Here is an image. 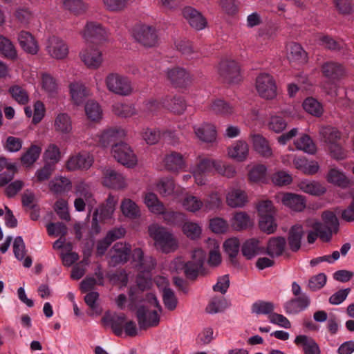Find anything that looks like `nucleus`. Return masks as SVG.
Returning a JSON list of instances; mask_svg holds the SVG:
<instances>
[{
  "mask_svg": "<svg viewBox=\"0 0 354 354\" xmlns=\"http://www.w3.org/2000/svg\"><path fill=\"white\" fill-rule=\"evenodd\" d=\"M340 213V207H336L334 210H325L322 212L320 221L314 222L311 227L315 231L321 233L320 239L324 242L330 241L333 234H337L339 230V221L336 214Z\"/></svg>",
  "mask_w": 354,
  "mask_h": 354,
  "instance_id": "1",
  "label": "nucleus"
},
{
  "mask_svg": "<svg viewBox=\"0 0 354 354\" xmlns=\"http://www.w3.org/2000/svg\"><path fill=\"white\" fill-rule=\"evenodd\" d=\"M148 232L156 245L163 252L169 253L176 248L177 243L175 239L165 227L153 224L149 226Z\"/></svg>",
  "mask_w": 354,
  "mask_h": 354,
  "instance_id": "2",
  "label": "nucleus"
},
{
  "mask_svg": "<svg viewBox=\"0 0 354 354\" xmlns=\"http://www.w3.org/2000/svg\"><path fill=\"white\" fill-rule=\"evenodd\" d=\"M205 260V253L201 249H196L192 252L191 260L180 263L178 269L183 271L186 278L195 281L203 268Z\"/></svg>",
  "mask_w": 354,
  "mask_h": 354,
  "instance_id": "3",
  "label": "nucleus"
},
{
  "mask_svg": "<svg viewBox=\"0 0 354 354\" xmlns=\"http://www.w3.org/2000/svg\"><path fill=\"white\" fill-rule=\"evenodd\" d=\"M107 89L121 96H128L132 93L133 87L130 80L117 73H109L105 79Z\"/></svg>",
  "mask_w": 354,
  "mask_h": 354,
  "instance_id": "4",
  "label": "nucleus"
},
{
  "mask_svg": "<svg viewBox=\"0 0 354 354\" xmlns=\"http://www.w3.org/2000/svg\"><path fill=\"white\" fill-rule=\"evenodd\" d=\"M218 73L224 83L237 84L242 80L240 66L234 60L221 61L218 65Z\"/></svg>",
  "mask_w": 354,
  "mask_h": 354,
  "instance_id": "5",
  "label": "nucleus"
},
{
  "mask_svg": "<svg viewBox=\"0 0 354 354\" xmlns=\"http://www.w3.org/2000/svg\"><path fill=\"white\" fill-rule=\"evenodd\" d=\"M134 39L146 48L153 47L158 42V35L156 29L145 24H136L132 29Z\"/></svg>",
  "mask_w": 354,
  "mask_h": 354,
  "instance_id": "6",
  "label": "nucleus"
},
{
  "mask_svg": "<svg viewBox=\"0 0 354 354\" xmlns=\"http://www.w3.org/2000/svg\"><path fill=\"white\" fill-rule=\"evenodd\" d=\"M114 158L120 164L128 167H133L137 163V158L131 147L123 142L114 145L111 149Z\"/></svg>",
  "mask_w": 354,
  "mask_h": 354,
  "instance_id": "7",
  "label": "nucleus"
},
{
  "mask_svg": "<svg viewBox=\"0 0 354 354\" xmlns=\"http://www.w3.org/2000/svg\"><path fill=\"white\" fill-rule=\"evenodd\" d=\"M256 88L259 95L266 99H272L277 95V86L273 77L268 73L260 74L256 80Z\"/></svg>",
  "mask_w": 354,
  "mask_h": 354,
  "instance_id": "8",
  "label": "nucleus"
},
{
  "mask_svg": "<svg viewBox=\"0 0 354 354\" xmlns=\"http://www.w3.org/2000/svg\"><path fill=\"white\" fill-rule=\"evenodd\" d=\"M136 315L140 330H146L149 327L157 326L159 324L160 316L157 311H149L145 305L138 306Z\"/></svg>",
  "mask_w": 354,
  "mask_h": 354,
  "instance_id": "9",
  "label": "nucleus"
},
{
  "mask_svg": "<svg viewBox=\"0 0 354 354\" xmlns=\"http://www.w3.org/2000/svg\"><path fill=\"white\" fill-rule=\"evenodd\" d=\"M84 37L88 44L97 45L106 39V32L100 24L88 22L85 26Z\"/></svg>",
  "mask_w": 354,
  "mask_h": 354,
  "instance_id": "10",
  "label": "nucleus"
},
{
  "mask_svg": "<svg viewBox=\"0 0 354 354\" xmlns=\"http://www.w3.org/2000/svg\"><path fill=\"white\" fill-rule=\"evenodd\" d=\"M167 77L171 84L176 88H185L192 83L189 73L182 67L168 68Z\"/></svg>",
  "mask_w": 354,
  "mask_h": 354,
  "instance_id": "11",
  "label": "nucleus"
},
{
  "mask_svg": "<svg viewBox=\"0 0 354 354\" xmlns=\"http://www.w3.org/2000/svg\"><path fill=\"white\" fill-rule=\"evenodd\" d=\"M113 254L111 255V263L113 266L127 263L129 259L131 252L130 244L122 242H117L111 248V251Z\"/></svg>",
  "mask_w": 354,
  "mask_h": 354,
  "instance_id": "12",
  "label": "nucleus"
},
{
  "mask_svg": "<svg viewBox=\"0 0 354 354\" xmlns=\"http://www.w3.org/2000/svg\"><path fill=\"white\" fill-rule=\"evenodd\" d=\"M182 14L190 26L197 30L204 29L207 25V20L201 12L193 7H185L182 10Z\"/></svg>",
  "mask_w": 354,
  "mask_h": 354,
  "instance_id": "13",
  "label": "nucleus"
},
{
  "mask_svg": "<svg viewBox=\"0 0 354 354\" xmlns=\"http://www.w3.org/2000/svg\"><path fill=\"white\" fill-rule=\"evenodd\" d=\"M102 184L105 187L115 189H122L125 186L123 176L111 167L104 169Z\"/></svg>",
  "mask_w": 354,
  "mask_h": 354,
  "instance_id": "14",
  "label": "nucleus"
},
{
  "mask_svg": "<svg viewBox=\"0 0 354 354\" xmlns=\"http://www.w3.org/2000/svg\"><path fill=\"white\" fill-rule=\"evenodd\" d=\"M323 75L332 84H335L344 74L343 66L335 62H326L321 68Z\"/></svg>",
  "mask_w": 354,
  "mask_h": 354,
  "instance_id": "15",
  "label": "nucleus"
},
{
  "mask_svg": "<svg viewBox=\"0 0 354 354\" xmlns=\"http://www.w3.org/2000/svg\"><path fill=\"white\" fill-rule=\"evenodd\" d=\"M80 55L82 61L88 68H97L102 62L101 51L90 44H88V47L82 50Z\"/></svg>",
  "mask_w": 354,
  "mask_h": 354,
  "instance_id": "16",
  "label": "nucleus"
},
{
  "mask_svg": "<svg viewBox=\"0 0 354 354\" xmlns=\"http://www.w3.org/2000/svg\"><path fill=\"white\" fill-rule=\"evenodd\" d=\"M125 136L124 131L121 128H112L104 130L100 136L99 142L103 147L119 144Z\"/></svg>",
  "mask_w": 354,
  "mask_h": 354,
  "instance_id": "17",
  "label": "nucleus"
},
{
  "mask_svg": "<svg viewBox=\"0 0 354 354\" xmlns=\"http://www.w3.org/2000/svg\"><path fill=\"white\" fill-rule=\"evenodd\" d=\"M286 239L283 236H274L268 239L266 247H263L264 254L271 258L281 256L286 249Z\"/></svg>",
  "mask_w": 354,
  "mask_h": 354,
  "instance_id": "18",
  "label": "nucleus"
},
{
  "mask_svg": "<svg viewBox=\"0 0 354 354\" xmlns=\"http://www.w3.org/2000/svg\"><path fill=\"white\" fill-rule=\"evenodd\" d=\"M304 234L303 226L296 224L290 227L287 236L289 249L292 252L299 251L301 246V240Z\"/></svg>",
  "mask_w": 354,
  "mask_h": 354,
  "instance_id": "19",
  "label": "nucleus"
},
{
  "mask_svg": "<svg viewBox=\"0 0 354 354\" xmlns=\"http://www.w3.org/2000/svg\"><path fill=\"white\" fill-rule=\"evenodd\" d=\"M152 286L151 278L149 273L145 274L140 272L136 277V286L131 287L129 290V295L131 300L137 301L138 297L136 296L138 291L141 292L151 288Z\"/></svg>",
  "mask_w": 354,
  "mask_h": 354,
  "instance_id": "20",
  "label": "nucleus"
},
{
  "mask_svg": "<svg viewBox=\"0 0 354 354\" xmlns=\"http://www.w3.org/2000/svg\"><path fill=\"white\" fill-rule=\"evenodd\" d=\"M241 253L247 260H251L257 255L264 254L263 246L260 245L258 239H249L243 243Z\"/></svg>",
  "mask_w": 354,
  "mask_h": 354,
  "instance_id": "21",
  "label": "nucleus"
},
{
  "mask_svg": "<svg viewBox=\"0 0 354 354\" xmlns=\"http://www.w3.org/2000/svg\"><path fill=\"white\" fill-rule=\"evenodd\" d=\"M310 303L309 297L306 295L292 298L284 304L287 314L296 315L305 310Z\"/></svg>",
  "mask_w": 354,
  "mask_h": 354,
  "instance_id": "22",
  "label": "nucleus"
},
{
  "mask_svg": "<svg viewBox=\"0 0 354 354\" xmlns=\"http://www.w3.org/2000/svg\"><path fill=\"white\" fill-rule=\"evenodd\" d=\"M297 346H301L304 354H321L319 344L311 337L305 335H297L294 341Z\"/></svg>",
  "mask_w": 354,
  "mask_h": 354,
  "instance_id": "23",
  "label": "nucleus"
},
{
  "mask_svg": "<svg viewBox=\"0 0 354 354\" xmlns=\"http://www.w3.org/2000/svg\"><path fill=\"white\" fill-rule=\"evenodd\" d=\"M225 252L228 255L230 263L235 268L240 266L237 259V255L239 252L240 242L237 238L227 239L223 243Z\"/></svg>",
  "mask_w": 354,
  "mask_h": 354,
  "instance_id": "24",
  "label": "nucleus"
},
{
  "mask_svg": "<svg viewBox=\"0 0 354 354\" xmlns=\"http://www.w3.org/2000/svg\"><path fill=\"white\" fill-rule=\"evenodd\" d=\"M18 41L21 48L26 53L35 55L38 52V45L32 34L22 30L18 35Z\"/></svg>",
  "mask_w": 354,
  "mask_h": 354,
  "instance_id": "25",
  "label": "nucleus"
},
{
  "mask_svg": "<svg viewBox=\"0 0 354 354\" xmlns=\"http://www.w3.org/2000/svg\"><path fill=\"white\" fill-rule=\"evenodd\" d=\"M92 165V160L88 156L78 153L71 156L66 162V169L68 171L77 169H88Z\"/></svg>",
  "mask_w": 354,
  "mask_h": 354,
  "instance_id": "26",
  "label": "nucleus"
},
{
  "mask_svg": "<svg viewBox=\"0 0 354 354\" xmlns=\"http://www.w3.org/2000/svg\"><path fill=\"white\" fill-rule=\"evenodd\" d=\"M47 46L50 55L55 59H61L68 55V47L66 44L57 37H53Z\"/></svg>",
  "mask_w": 354,
  "mask_h": 354,
  "instance_id": "27",
  "label": "nucleus"
},
{
  "mask_svg": "<svg viewBox=\"0 0 354 354\" xmlns=\"http://www.w3.org/2000/svg\"><path fill=\"white\" fill-rule=\"evenodd\" d=\"M165 166L167 170L178 171L185 167V162L183 156L176 151H171L167 154L164 159Z\"/></svg>",
  "mask_w": 354,
  "mask_h": 354,
  "instance_id": "28",
  "label": "nucleus"
},
{
  "mask_svg": "<svg viewBox=\"0 0 354 354\" xmlns=\"http://www.w3.org/2000/svg\"><path fill=\"white\" fill-rule=\"evenodd\" d=\"M162 103L163 106L176 114L183 113L187 107V103L181 96H167Z\"/></svg>",
  "mask_w": 354,
  "mask_h": 354,
  "instance_id": "29",
  "label": "nucleus"
},
{
  "mask_svg": "<svg viewBox=\"0 0 354 354\" xmlns=\"http://www.w3.org/2000/svg\"><path fill=\"white\" fill-rule=\"evenodd\" d=\"M282 203L290 209L301 212L306 207V201L302 196L293 193H284L281 198Z\"/></svg>",
  "mask_w": 354,
  "mask_h": 354,
  "instance_id": "30",
  "label": "nucleus"
},
{
  "mask_svg": "<svg viewBox=\"0 0 354 354\" xmlns=\"http://www.w3.org/2000/svg\"><path fill=\"white\" fill-rule=\"evenodd\" d=\"M326 180L328 183L342 189L349 187L351 185L350 180L346 176L343 171L336 169H330L327 175Z\"/></svg>",
  "mask_w": 354,
  "mask_h": 354,
  "instance_id": "31",
  "label": "nucleus"
},
{
  "mask_svg": "<svg viewBox=\"0 0 354 354\" xmlns=\"http://www.w3.org/2000/svg\"><path fill=\"white\" fill-rule=\"evenodd\" d=\"M194 133L200 140L205 142H213L216 138V130L212 124L205 123L200 127H195Z\"/></svg>",
  "mask_w": 354,
  "mask_h": 354,
  "instance_id": "32",
  "label": "nucleus"
},
{
  "mask_svg": "<svg viewBox=\"0 0 354 354\" xmlns=\"http://www.w3.org/2000/svg\"><path fill=\"white\" fill-rule=\"evenodd\" d=\"M295 167L306 175H314L319 171V166L317 161H308L304 157L296 158L293 160Z\"/></svg>",
  "mask_w": 354,
  "mask_h": 354,
  "instance_id": "33",
  "label": "nucleus"
},
{
  "mask_svg": "<svg viewBox=\"0 0 354 354\" xmlns=\"http://www.w3.org/2000/svg\"><path fill=\"white\" fill-rule=\"evenodd\" d=\"M288 58L291 62L305 64L308 61V55L299 44L292 42L289 46Z\"/></svg>",
  "mask_w": 354,
  "mask_h": 354,
  "instance_id": "34",
  "label": "nucleus"
},
{
  "mask_svg": "<svg viewBox=\"0 0 354 354\" xmlns=\"http://www.w3.org/2000/svg\"><path fill=\"white\" fill-rule=\"evenodd\" d=\"M252 142L254 150L261 156L269 158L272 155L268 141L261 135L257 134L252 136Z\"/></svg>",
  "mask_w": 354,
  "mask_h": 354,
  "instance_id": "35",
  "label": "nucleus"
},
{
  "mask_svg": "<svg viewBox=\"0 0 354 354\" xmlns=\"http://www.w3.org/2000/svg\"><path fill=\"white\" fill-rule=\"evenodd\" d=\"M126 320V316L124 313L115 317H103L102 322L104 324H109L113 333L117 336H121L122 334L123 325Z\"/></svg>",
  "mask_w": 354,
  "mask_h": 354,
  "instance_id": "36",
  "label": "nucleus"
},
{
  "mask_svg": "<svg viewBox=\"0 0 354 354\" xmlns=\"http://www.w3.org/2000/svg\"><path fill=\"white\" fill-rule=\"evenodd\" d=\"M248 145L245 141L238 140L229 151V155L234 159L242 162L248 155Z\"/></svg>",
  "mask_w": 354,
  "mask_h": 354,
  "instance_id": "37",
  "label": "nucleus"
},
{
  "mask_svg": "<svg viewBox=\"0 0 354 354\" xmlns=\"http://www.w3.org/2000/svg\"><path fill=\"white\" fill-rule=\"evenodd\" d=\"M0 53L4 57L11 60L17 57V53L12 42L3 35H0Z\"/></svg>",
  "mask_w": 354,
  "mask_h": 354,
  "instance_id": "38",
  "label": "nucleus"
},
{
  "mask_svg": "<svg viewBox=\"0 0 354 354\" xmlns=\"http://www.w3.org/2000/svg\"><path fill=\"white\" fill-rule=\"evenodd\" d=\"M226 201L232 207H243L246 203V196L240 189H233L227 194Z\"/></svg>",
  "mask_w": 354,
  "mask_h": 354,
  "instance_id": "39",
  "label": "nucleus"
},
{
  "mask_svg": "<svg viewBox=\"0 0 354 354\" xmlns=\"http://www.w3.org/2000/svg\"><path fill=\"white\" fill-rule=\"evenodd\" d=\"M295 145L297 149L302 150L310 154H314L317 150L316 145L311 138L307 134H303L295 140Z\"/></svg>",
  "mask_w": 354,
  "mask_h": 354,
  "instance_id": "40",
  "label": "nucleus"
},
{
  "mask_svg": "<svg viewBox=\"0 0 354 354\" xmlns=\"http://www.w3.org/2000/svg\"><path fill=\"white\" fill-rule=\"evenodd\" d=\"M145 203L151 212L156 214L162 213V211L165 209L163 203L160 201L156 194L152 192L147 193L145 195Z\"/></svg>",
  "mask_w": 354,
  "mask_h": 354,
  "instance_id": "41",
  "label": "nucleus"
},
{
  "mask_svg": "<svg viewBox=\"0 0 354 354\" xmlns=\"http://www.w3.org/2000/svg\"><path fill=\"white\" fill-rule=\"evenodd\" d=\"M63 6L75 15L84 14L88 9V5L82 0H63Z\"/></svg>",
  "mask_w": 354,
  "mask_h": 354,
  "instance_id": "42",
  "label": "nucleus"
},
{
  "mask_svg": "<svg viewBox=\"0 0 354 354\" xmlns=\"http://www.w3.org/2000/svg\"><path fill=\"white\" fill-rule=\"evenodd\" d=\"M49 188L55 194H62L71 188V182L66 177H59L49 183Z\"/></svg>",
  "mask_w": 354,
  "mask_h": 354,
  "instance_id": "43",
  "label": "nucleus"
},
{
  "mask_svg": "<svg viewBox=\"0 0 354 354\" xmlns=\"http://www.w3.org/2000/svg\"><path fill=\"white\" fill-rule=\"evenodd\" d=\"M300 188L305 193L317 196L323 195L326 192V189L316 181H302L300 184Z\"/></svg>",
  "mask_w": 354,
  "mask_h": 354,
  "instance_id": "44",
  "label": "nucleus"
},
{
  "mask_svg": "<svg viewBox=\"0 0 354 354\" xmlns=\"http://www.w3.org/2000/svg\"><path fill=\"white\" fill-rule=\"evenodd\" d=\"M302 106L307 113L315 117H320L323 114L324 109L322 104L313 97H307Z\"/></svg>",
  "mask_w": 354,
  "mask_h": 354,
  "instance_id": "45",
  "label": "nucleus"
},
{
  "mask_svg": "<svg viewBox=\"0 0 354 354\" xmlns=\"http://www.w3.org/2000/svg\"><path fill=\"white\" fill-rule=\"evenodd\" d=\"M159 214L163 216L164 220L169 225H180L187 219L185 214L179 212L167 211L165 207L162 213H159Z\"/></svg>",
  "mask_w": 354,
  "mask_h": 354,
  "instance_id": "46",
  "label": "nucleus"
},
{
  "mask_svg": "<svg viewBox=\"0 0 354 354\" xmlns=\"http://www.w3.org/2000/svg\"><path fill=\"white\" fill-rule=\"evenodd\" d=\"M41 151V149L40 147L32 145L21 156V162L27 166L32 165L39 158Z\"/></svg>",
  "mask_w": 354,
  "mask_h": 354,
  "instance_id": "47",
  "label": "nucleus"
},
{
  "mask_svg": "<svg viewBox=\"0 0 354 354\" xmlns=\"http://www.w3.org/2000/svg\"><path fill=\"white\" fill-rule=\"evenodd\" d=\"M55 129L57 131L67 133L72 129L71 118L66 113H59L55 120Z\"/></svg>",
  "mask_w": 354,
  "mask_h": 354,
  "instance_id": "48",
  "label": "nucleus"
},
{
  "mask_svg": "<svg viewBox=\"0 0 354 354\" xmlns=\"http://www.w3.org/2000/svg\"><path fill=\"white\" fill-rule=\"evenodd\" d=\"M259 225L261 230L268 234L274 233L277 227L272 214L261 215Z\"/></svg>",
  "mask_w": 354,
  "mask_h": 354,
  "instance_id": "49",
  "label": "nucleus"
},
{
  "mask_svg": "<svg viewBox=\"0 0 354 354\" xmlns=\"http://www.w3.org/2000/svg\"><path fill=\"white\" fill-rule=\"evenodd\" d=\"M250 223V216L245 212H240L234 215L231 225L234 230L240 231L246 229Z\"/></svg>",
  "mask_w": 354,
  "mask_h": 354,
  "instance_id": "50",
  "label": "nucleus"
},
{
  "mask_svg": "<svg viewBox=\"0 0 354 354\" xmlns=\"http://www.w3.org/2000/svg\"><path fill=\"white\" fill-rule=\"evenodd\" d=\"M321 134L324 141L330 145L337 143L342 138V133L337 128L328 126L322 129Z\"/></svg>",
  "mask_w": 354,
  "mask_h": 354,
  "instance_id": "51",
  "label": "nucleus"
},
{
  "mask_svg": "<svg viewBox=\"0 0 354 354\" xmlns=\"http://www.w3.org/2000/svg\"><path fill=\"white\" fill-rule=\"evenodd\" d=\"M175 183L172 178H161L156 185V190L162 196H170L174 193Z\"/></svg>",
  "mask_w": 354,
  "mask_h": 354,
  "instance_id": "52",
  "label": "nucleus"
},
{
  "mask_svg": "<svg viewBox=\"0 0 354 354\" xmlns=\"http://www.w3.org/2000/svg\"><path fill=\"white\" fill-rule=\"evenodd\" d=\"M121 210L125 216L131 218H136L140 216L138 205L131 199H124L122 201Z\"/></svg>",
  "mask_w": 354,
  "mask_h": 354,
  "instance_id": "53",
  "label": "nucleus"
},
{
  "mask_svg": "<svg viewBox=\"0 0 354 354\" xmlns=\"http://www.w3.org/2000/svg\"><path fill=\"white\" fill-rule=\"evenodd\" d=\"M218 161L209 158H200L194 169L204 174L211 173L214 170L216 171Z\"/></svg>",
  "mask_w": 354,
  "mask_h": 354,
  "instance_id": "54",
  "label": "nucleus"
},
{
  "mask_svg": "<svg viewBox=\"0 0 354 354\" xmlns=\"http://www.w3.org/2000/svg\"><path fill=\"white\" fill-rule=\"evenodd\" d=\"M272 183L279 187H283L290 185L292 182V176L287 171L280 170L274 172L272 174L271 177Z\"/></svg>",
  "mask_w": 354,
  "mask_h": 354,
  "instance_id": "55",
  "label": "nucleus"
},
{
  "mask_svg": "<svg viewBox=\"0 0 354 354\" xmlns=\"http://www.w3.org/2000/svg\"><path fill=\"white\" fill-rule=\"evenodd\" d=\"M8 93L20 104L25 105L29 101L27 91L19 85L10 86L8 89Z\"/></svg>",
  "mask_w": 354,
  "mask_h": 354,
  "instance_id": "56",
  "label": "nucleus"
},
{
  "mask_svg": "<svg viewBox=\"0 0 354 354\" xmlns=\"http://www.w3.org/2000/svg\"><path fill=\"white\" fill-rule=\"evenodd\" d=\"M211 109L216 114H220L223 115H229L233 113L234 108L228 102L223 100H214L212 105Z\"/></svg>",
  "mask_w": 354,
  "mask_h": 354,
  "instance_id": "57",
  "label": "nucleus"
},
{
  "mask_svg": "<svg viewBox=\"0 0 354 354\" xmlns=\"http://www.w3.org/2000/svg\"><path fill=\"white\" fill-rule=\"evenodd\" d=\"M274 309V304L271 301L259 300L252 306V313L257 315H271Z\"/></svg>",
  "mask_w": 354,
  "mask_h": 354,
  "instance_id": "58",
  "label": "nucleus"
},
{
  "mask_svg": "<svg viewBox=\"0 0 354 354\" xmlns=\"http://www.w3.org/2000/svg\"><path fill=\"white\" fill-rule=\"evenodd\" d=\"M71 97L76 104H81L86 95V87L82 84L71 83L70 84Z\"/></svg>",
  "mask_w": 354,
  "mask_h": 354,
  "instance_id": "59",
  "label": "nucleus"
},
{
  "mask_svg": "<svg viewBox=\"0 0 354 354\" xmlns=\"http://www.w3.org/2000/svg\"><path fill=\"white\" fill-rule=\"evenodd\" d=\"M85 112L88 119L96 121L102 118V111L100 106L93 100L88 101L85 105Z\"/></svg>",
  "mask_w": 354,
  "mask_h": 354,
  "instance_id": "60",
  "label": "nucleus"
},
{
  "mask_svg": "<svg viewBox=\"0 0 354 354\" xmlns=\"http://www.w3.org/2000/svg\"><path fill=\"white\" fill-rule=\"evenodd\" d=\"M267 167L262 164L254 166L248 173L250 181L258 183L264 182L266 177Z\"/></svg>",
  "mask_w": 354,
  "mask_h": 354,
  "instance_id": "61",
  "label": "nucleus"
},
{
  "mask_svg": "<svg viewBox=\"0 0 354 354\" xmlns=\"http://www.w3.org/2000/svg\"><path fill=\"white\" fill-rule=\"evenodd\" d=\"M183 232L190 239L196 240L200 238L202 229L196 223L185 221L183 224Z\"/></svg>",
  "mask_w": 354,
  "mask_h": 354,
  "instance_id": "62",
  "label": "nucleus"
},
{
  "mask_svg": "<svg viewBox=\"0 0 354 354\" xmlns=\"http://www.w3.org/2000/svg\"><path fill=\"white\" fill-rule=\"evenodd\" d=\"M113 113L121 118H129L136 113L133 105L128 104L116 103L113 105Z\"/></svg>",
  "mask_w": 354,
  "mask_h": 354,
  "instance_id": "63",
  "label": "nucleus"
},
{
  "mask_svg": "<svg viewBox=\"0 0 354 354\" xmlns=\"http://www.w3.org/2000/svg\"><path fill=\"white\" fill-rule=\"evenodd\" d=\"M162 301L165 306L169 310L176 309L178 304V299L174 292L170 288L165 287L162 290Z\"/></svg>",
  "mask_w": 354,
  "mask_h": 354,
  "instance_id": "64",
  "label": "nucleus"
}]
</instances>
